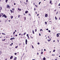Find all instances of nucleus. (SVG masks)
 Masks as SVG:
<instances>
[{
  "label": "nucleus",
  "mask_w": 60,
  "mask_h": 60,
  "mask_svg": "<svg viewBox=\"0 0 60 60\" xmlns=\"http://www.w3.org/2000/svg\"><path fill=\"white\" fill-rule=\"evenodd\" d=\"M56 11V10H54V11Z\"/></svg>",
  "instance_id": "52"
},
{
  "label": "nucleus",
  "mask_w": 60,
  "mask_h": 60,
  "mask_svg": "<svg viewBox=\"0 0 60 60\" xmlns=\"http://www.w3.org/2000/svg\"><path fill=\"white\" fill-rule=\"evenodd\" d=\"M10 11H11V13H12V10H10Z\"/></svg>",
  "instance_id": "15"
},
{
  "label": "nucleus",
  "mask_w": 60,
  "mask_h": 60,
  "mask_svg": "<svg viewBox=\"0 0 60 60\" xmlns=\"http://www.w3.org/2000/svg\"><path fill=\"white\" fill-rule=\"evenodd\" d=\"M7 8H9V9H10V6H9V5L7 4Z\"/></svg>",
  "instance_id": "1"
},
{
  "label": "nucleus",
  "mask_w": 60,
  "mask_h": 60,
  "mask_svg": "<svg viewBox=\"0 0 60 60\" xmlns=\"http://www.w3.org/2000/svg\"><path fill=\"white\" fill-rule=\"evenodd\" d=\"M53 41V42H55V40H54V41Z\"/></svg>",
  "instance_id": "53"
},
{
  "label": "nucleus",
  "mask_w": 60,
  "mask_h": 60,
  "mask_svg": "<svg viewBox=\"0 0 60 60\" xmlns=\"http://www.w3.org/2000/svg\"><path fill=\"white\" fill-rule=\"evenodd\" d=\"M55 60H57V59H56Z\"/></svg>",
  "instance_id": "63"
},
{
  "label": "nucleus",
  "mask_w": 60,
  "mask_h": 60,
  "mask_svg": "<svg viewBox=\"0 0 60 60\" xmlns=\"http://www.w3.org/2000/svg\"><path fill=\"white\" fill-rule=\"evenodd\" d=\"M55 19H56V20H57V18H56V17H55Z\"/></svg>",
  "instance_id": "13"
},
{
  "label": "nucleus",
  "mask_w": 60,
  "mask_h": 60,
  "mask_svg": "<svg viewBox=\"0 0 60 60\" xmlns=\"http://www.w3.org/2000/svg\"><path fill=\"white\" fill-rule=\"evenodd\" d=\"M39 15L38 14L37 15V16H38V15Z\"/></svg>",
  "instance_id": "57"
},
{
  "label": "nucleus",
  "mask_w": 60,
  "mask_h": 60,
  "mask_svg": "<svg viewBox=\"0 0 60 60\" xmlns=\"http://www.w3.org/2000/svg\"><path fill=\"white\" fill-rule=\"evenodd\" d=\"M18 18H19V17H20V15H19L18 16Z\"/></svg>",
  "instance_id": "36"
},
{
  "label": "nucleus",
  "mask_w": 60,
  "mask_h": 60,
  "mask_svg": "<svg viewBox=\"0 0 60 60\" xmlns=\"http://www.w3.org/2000/svg\"><path fill=\"white\" fill-rule=\"evenodd\" d=\"M13 58V56H11L10 58V59H12Z\"/></svg>",
  "instance_id": "7"
},
{
  "label": "nucleus",
  "mask_w": 60,
  "mask_h": 60,
  "mask_svg": "<svg viewBox=\"0 0 60 60\" xmlns=\"http://www.w3.org/2000/svg\"><path fill=\"white\" fill-rule=\"evenodd\" d=\"M26 2H28V0H26Z\"/></svg>",
  "instance_id": "47"
},
{
  "label": "nucleus",
  "mask_w": 60,
  "mask_h": 60,
  "mask_svg": "<svg viewBox=\"0 0 60 60\" xmlns=\"http://www.w3.org/2000/svg\"><path fill=\"white\" fill-rule=\"evenodd\" d=\"M2 34H4V35H5V34H4V33H2Z\"/></svg>",
  "instance_id": "20"
},
{
  "label": "nucleus",
  "mask_w": 60,
  "mask_h": 60,
  "mask_svg": "<svg viewBox=\"0 0 60 60\" xmlns=\"http://www.w3.org/2000/svg\"><path fill=\"white\" fill-rule=\"evenodd\" d=\"M51 38H50V40H49V39H47V40H48V41L49 42L51 41Z\"/></svg>",
  "instance_id": "5"
},
{
  "label": "nucleus",
  "mask_w": 60,
  "mask_h": 60,
  "mask_svg": "<svg viewBox=\"0 0 60 60\" xmlns=\"http://www.w3.org/2000/svg\"><path fill=\"white\" fill-rule=\"evenodd\" d=\"M46 60V58H45V57H44L43 58V60Z\"/></svg>",
  "instance_id": "10"
},
{
  "label": "nucleus",
  "mask_w": 60,
  "mask_h": 60,
  "mask_svg": "<svg viewBox=\"0 0 60 60\" xmlns=\"http://www.w3.org/2000/svg\"><path fill=\"white\" fill-rule=\"evenodd\" d=\"M19 10L20 11H21V9H19Z\"/></svg>",
  "instance_id": "41"
},
{
  "label": "nucleus",
  "mask_w": 60,
  "mask_h": 60,
  "mask_svg": "<svg viewBox=\"0 0 60 60\" xmlns=\"http://www.w3.org/2000/svg\"><path fill=\"white\" fill-rule=\"evenodd\" d=\"M15 55H17V53H15Z\"/></svg>",
  "instance_id": "34"
},
{
  "label": "nucleus",
  "mask_w": 60,
  "mask_h": 60,
  "mask_svg": "<svg viewBox=\"0 0 60 60\" xmlns=\"http://www.w3.org/2000/svg\"><path fill=\"white\" fill-rule=\"evenodd\" d=\"M48 31L49 32V33H50V31L49 30H48Z\"/></svg>",
  "instance_id": "33"
},
{
  "label": "nucleus",
  "mask_w": 60,
  "mask_h": 60,
  "mask_svg": "<svg viewBox=\"0 0 60 60\" xmlns=\"http://www.w3.org/2000/svg\"><path fill=\"white\" fill-rule=\"evenodd\" d=\"M7 60V59H6L5 60Z\"/></svg>",
  "instance_id": "60"
},
{
  "label": "nucleus",
  "mask_w": 60,
  "mask_h": 60,
  "mask_svg": "<svg viewBox=\"0 0 60 60\" xmlns=\"http://www.w3.org/2000/svg\"><path fill=\"white\" fill-rule=\"evenodd\" d=\"M10 40H13L12 39V38H10Z\"/></svg>",
  "instance_id": "17"
},
{
  "label": "nucleus",
  "mask_w": 60,
  "mask_h": 60,
  "mask_svg": "<svg viewBox=\"0 0 60 60\" xmlns=\"http://www.w3.org/2000/svg\"><path fill=\"white\" fill-rule=\"evenodd\" d=\"M10 46H12V44H10Z\"/></svg>",
  "instance_id": "55"
},
{
  "label": "nucleus",
  "mask_w": 60,
  "mask_h": 60,
  "mask_svg": "<svg viewBox=\"0 0 60 60\" xmlns=\"http://www.w3.org/2000/svg\"><path fill=\"white\" fill-rule=\"evenodd\" d=\"M37 54L38 55H39V53H37Z\"/></svg>",
  "instance_id": "61"
},
{
  "label": "nucleus",
  "mask_w": 60,
  "mask_h": 60,
  "mask_svg": "<svg viewBox=\"0 0 60 60\" xmlns=\"http://www.w3.org/2000/svg\"><path fill=\"white\" fill-rule=\"evenodd\" d=\"M8 0H6V3H7V1H8Z\"/></svg>",
  "instance_id": "19"
},
{
  "label": "nucleus",
  "mask_w": 60,
  "mask_h": 60,
  "mask_svg": "<svg viewBox=\"0 0 60 60\" xmlns=\"http://www.w3.org/2000/svg\"><path fill=\"white\" fill-rule=\"evenodd\" d=\"M38 45H39V44H40V43H38Z\"/></svg>",
  "instance_id": "35"
},
{
  "label": "nucleus",
  "mask_w": 60,
  "mask_h": 60,
  "mask_svg": "<svg viewBox=\"0 0 60 60\" xmlns=\"http://www.w3.org/2000/svg\"><path fill=\"white\" fill-rule=\"evenodd\" d=\"M44 51H46V49H44Z\"/></svg>",
  "instance_id": "49"
},
{
  "label": "nucleus",
  "mask_w": 60,
  "mask_h": 60,
  "mask_svg": "<svg viewBox=\"0 0 60 60\" xmlns=\"http://www.w3.org/2000/svg\"><path fill=\"white\" fill-rule=\"evenodd\" d=\"M29 15H30V16H31V15H30V14H29Z\"/></svg>",
  "instance_id": "59"
},
{
  "label": "nucleus",
  "mask_w": 60,
  "mask_h": 60,
  "mask_svg": "<svg viewBox=\"0 0 60 60\" xmlns=\"http://www.w3.org/2000/svg\"><path fill=\"white\" fill-rule=\"evenodd\" d=\"M28 11H26L25 12V13H28Z\"/></svg>",
  "instance_id": "9"
},
{
  "label": "nucleus",
  "mask_w": 60,
  "mask_h": 60,
  "mask_svg": "<svg viewBox=\"0 0 60 60\" xmlns=\"http://www.w3.org/2000/svg\"><path fill=\"white\" fill-rule=\"evenodd\" d=\"M5 39H4V40H2V41H5Z\"/></svg>",
  "instance_id": "23"
},
{
  "label": "nucleus",
  "mask_w": 60,
  "mask_h": 60,
  "mask_svg": "<svg viewBox=\"0 0 60 60\" xmlns=\"http://www.w3.org/2000/svg\"><path fill=\"white\" fill-rule=\"evenodd\" d=\"M39 36H41V34L40 33L39 34Z\"/></svg>",
  "instance_id": "46"
},
{
  "label": "nucleus",
  "mask_w": 60,
  "mask_h": 60,
  "mask_svg": "<svg viewBox=\"0 0 60 60\" xmlns=\"http://www.w3.org/2000/svg\"><path fill=\"white\" fill-rule=\"evenodd\" d=\"M34 11H35V10H36V9L35 8H34Z\"/></svg>",
  "instance_id": "32"
},
{
  "label": "nucleus",
  "mask_w": 60,
  "mask_h": 60,
  "mask_svg": "<svg viewBox=\"0 0 60 60\" xmlns=\"http://www.w3.org/2000/svg\"><path fill=\"white\" fill-rule=\"evenodd\" d=\"M17 34L15 35V36H17Z\"/></svg>",
  "instance_id": "48"
},
{
  "label": "nucleus",
  "mask_w": 60,
  "mask_h": 60,
  "mask_svg": "<svg viewBox=\"0 0 60 60\" xmlns=\"http://www.w3.org/2000/svg\"><path fill=\"white\" fill-rule=\"evenodd\" d=\"M42 31V29H41L40 30V31Z\"/></svg>",
  "instance_id": "38"
},
{
  "label": "nucleus",
  "mask_w": 60,
  "mask_h": 60,
  "mask_svg": "<svg viewBox=\"0 0 60 60\" xmlns=\"http://www.w3.org/2000/svg\"><path fill=\"white\" fill-rule=\"evenodd\" d=\"M45 17H46L47 18V16H48V14H46L45 15Z\"/></svg>",
  "instance_id": "6"
},
{
  "label": "nucleus",
  "mask_w": 60,
  "mask_h": 60,
  "mask_svg": "<svg viewBox=\"0 0 60 60\" xmlns=\"http://www.w3.org/2000/svg\"><path fill=\"white\" fill-rule=\"evenodd\" d=\"M35 13H36V14H37V12H36V11L35 12Z\"/></svg>",
  "instance_id": "62"
},
{
  "label": "nucleus",
  "mask_w": 60,
  "mask_h": 60,
  "mask_svg": "<svg viewBox=\"0 0 60 60\" xmlns=\"http://www.w3.org/2000/svg\"><path fill=\"white\" fill-rule=\"evenodd\" d=\"M58 6H60V3L58 4Z\"/></svg>",
  "instance_id": "44"
},
{
  "label": "nucleus",
  "mask_w": 60,
  "mask_h": 60,
  "mask_svg": "<svg viewBox=\"0 0 60 60\" xmlns=\"http://www.w3.org/2000/svg\"><path fill=\"white\" fill-rule=\"evenodd\" d=\"M16 59H17L16 57H15L14 58V60H16Z\"/></svg>",
  "instance_id": "11"
},
{
  "label": "nucleus",
  "mask_w": 60,
  "mask_h": 60,
  "mask_svg": "<svg viewBox=\"0 0 60 60\" xmlns=\"http://www.w3.org/2000/svg\"><path fill=\"white\" fill-rule=\"evenodd\" d=\"M34 4H35V3H34Z\"/></svg>",
  "instance_id": "58"
},
{
  "label": "nucleus",
  "mask_w": 60,
  "mask_h": 60,
  "mask_svg": "<svg viewBox=\"0 0 60 60\" xmlns=\"http://www.w3.org/2000/svg\"><path fill=\"white\" fill-rule=\"evenodd\" d=\"M0 7V8H1V10H2V7Z\"/></svg>",
  "instance_id": "42"
},
{
  "label": "nucleus",
  "mask_w": 60,
  "mask_h": 60,
  "mask_svg": "<svg viewBox=\"0 0 60 60\" xmlns=\"http://www.w3.org/2000/svg\"><path fill=\"white\" fill-rule=\"evenodd\" d=\"M49 36H48V38H49Z\"/></svg>",
  "instance_id": "64"
},
{
  "label": "nucleus",
  "mask_w": 60,
  "mask_h": 60,
  "mask_svg": "<svg viewBox=\"0 0 60 60\" xmlns=\"http://www.w3.org/2000/svg\"><path fill=\"white\" fill-rule=\"evenodd\" d=\"M26 32L24 34H23V35H25L26 34Z\"/></svg>",
  "instance_id": "18"
},
{
  "label": "nucleus",
  "mask_w": 60,
  "mask_h": 60,
  "mask_svg": "<svg viewBox=\"0 0 60 60\" xmlns=\"http://www.w3.org/2000/svg\"><path fill=\"white\" fill-rule=\"evenodd\" d=\"M25 42H26V45L27 44V40L26 39Z\"/></svg>",
  "instance_id": "4"
},
{
  "label": "nucleus",
  "mask_w": 60,
  "mask_h": 60,
  "mask_svg": "<svg viewBox=\"0 0 60 60\" xmlns=\"http://www.w3.org/2000/svg\"><path fill=\"white\" fill-rule=\"evenodd\" d=\"M35 6H36V7H38V6H37V5H36L35 4Z\"/></svg>",
  "instance_id": "30"
},
{
  "label": "nucleus",
  "mask_w": 60,
  "mask_h": 60,
  "mask_svg": "<svg viewBox=\"0 0 60 60\" xmlns=\"http://www.w3.org/2000/svg\"><path fill=\"white\" fill-rule=\"evenodd\" d=\"M52 56H55V54H53L52 55Z\"/></svg>",
  "instance_id": "31"
},
{
  "label": "nucleus",
  "mask_w": 60,
  "mask_h": 60,
  "mask_svg": "<svg viewBox=\"0 0 60 60\" xmlns=\"http://www.w3.org/2000/svg\"><path fill=\"white\" fill-rule=\"evenodd\" d=\"M32 48L33 49H34V46H33L32 45Z\"/></svg>",
  "instance_id": "27"
},
{
  "label": "nucleus",
  "mask_w": 60,
  "mask_h": 60,
  "mask_svg": "<svg viewBox=\"0 0 60 60\" xmlns=\"http://www.w3.org/2000/svg\"><path fill=\"white\" fill-rule=\"evenodd\" d=\"M41 2H40L39 3V4H41Z\"/></svg>",
  "instance_id": "37"
},
{
  "label": "nucleus",
  "mask_w": 60,
  "mask_h": 60,
  "mask_svg": "<svg viewBox=\"0 0 60 60\" xmlns=\"http://www.w3.org/2000/svg\"><path fill=\"white\" fill-rule=\"evenodd\" d=\"M24 18V19L25 21L26 20V17H25Z\"/></svg>",
  "instance_id": "14"
},
{
  "label": "nucleus",
  "mask_w": 60,
  "mask_h": 60,
  "mask_svg": "<svg viewBox=\"0 0 60 60\" xmlns=\"http://www.w3.org/2000/svg\"><path fill=\"white\" fill-rule=\"evenodd\" d=\"M18 48V46H16L15 47V48Z\"/></svg>",
  "instance_id": "50"
},
{
  "label": "nucleus",
  "mask_w": 60,
  "mask_h": 60,
  "mask_svg": "<svg viewBox=\"0 0 60 60\" xmlns=\"http://www.w3.org/2000/svg\"><path fill=\"white\" fill-rule=\"evenodd\" d=\"M56 36H57V37H59V35H58V34H57Z\"/></svg>",
  "instance_id": "8"
},
{
  "label": "nucleus",
  "mask_w": 60,
  "mask_h": 60,
  "mask_svg": "<svg viewBox=\"0 0 60 60\" xmlns=\"http://www.w3.org/2000/svg\"><path fill=\"white\" fill-rule=\"evenodd\" d=\"M41 54H43V52H41Z\"/></svg>",
  "instance_id": "25"
},
{
  "label": "nucleus",
  "mask_w": 60,
  "mask_h": 60,
  "mask_svg": "<svg viewBox=\"0 0 60 60\" xmlns=\"http://www.w3.org/2000/svg\"><path fill=\"white\" fill-rule=\"evenodd\" d=\"M26 35H27V37H28V36H28V34H27Z\"/></svg>",
  "instance_id": "26"
},
{
  "label": "nucleus",
  "mask_w": 60,
  "mask_h": 60,
  "mask_svg": "<svg viewBox=\"0 0 60 60\" xmlns=\"http://www.w3.org/2000/svg\"><path fill=\"white\" fill-rule=\"evenodd\" d=\"M55 51H56V50H53V52H55Z\"/></svg>",
  "instance_id": "21"
},
{
  "label": "nucleus",
  "mask_w": 60,
  "mask_h": 60,
  "mask_svg": "<svg viewBox=\"0 0 60 60\" xmlns=\"http://www.w3.org/2000/svg\"><path fill=\"white\" fill-rule=\"evenodd\" d=\"M4 17L5 18H7V16L5 15H4L2 16V17Z\"/></svg>",
  "instance_id": "2"
},
{
  "label": "nucleus",
  "mask_w": 60,
  "mask_h": 60,
  "mask_svg": "<svg viewBox=\"0 0 60 60\" xmlns=\"http://www.w3.org/2000/svg\"><path fill=\"white\" fill-rule=\"evenodd\" d=\"M15 32L14 31V32L13 33V34H15Z\"/></svg>",
  "instance_id": "40"
},
{
  "label": "nucleus",
  "mask_w": 60,
  "mask_h": 60,
  "mask_svg": "<svg viewBox=\"0 0 60 60\" xmlns=\"http://www.w3.org/2000/svg\"><path fill=\"white\" fill-rule=\"evenodd\" d=\"M12 39H13V40H14V39H15L14 38V37L13 38H12Z\"/></svg>",
  "instance_id": "43"
},
{
  "label": "nucleus",
  "mask_w": 60,
  "mask_h": 60,
  "mask_svg": "<svg viewBox=\"0 0 60 60\" xmlns=\"http://www.w3.org/2000/svg\"><path fill=\"white\" fill-rule=\"evenodd\" d=\"M23 34H21V36H23Z\"/></svg>",
  "instance_id": "45"
},
{
  "label": "nucleus",
  "mask_w": 60,
  "mask_h": 60,
  "mask_svg": "<svg viewBox=\"0 0 60 60\" xmlns=\"http://www.w3.org/2000/svg\"><path fill=\"white\" fill-rule=\"evenodd\" d=\"M3 14H4V13H0V17H1V16H3Z\"/></svg>",
  "instance_id": "3"
},
{
  "label": "nucleus",
  "mask_w": 60,
  "mask_h": 60,
  "mask_svg": "<svg viewBox=\"0 0 60 60\" xmlns=\"http://www.w3.org/2000/svg\"><path fill=\"white\" fill-rule=\"evenodd\" d=\"M28 37V39H29V36H28V37Z\"/></svg>",
  "instance_id": "29"
},
{
  "label": "nucleus",
  "mask_w": 60,
  "mask_h": 60,
  "mask_svg": "<svg viewBox=\"0 0 60 60\" xmlns=\"http://www.w3.org/2000/svg\"><path fill=\"white\" fill-rule=\"evenodd\" d=\"M33 34H34V31H33Z\"/></svg>",
  "instance_id": "39"
},
{
  "label": "nucleus",
  "mask_w": 60,
  "mask_h": 60,
  "mask_svg": "<svg viewBox=\"0 0 60 60\" xmlns=\"http://www.w3.org/2000/svg\"><path fill=\"white\" fill-rule=\"evenodd\" d=\"M36 31H37V29H35V32H36Z\"/></svg>",
  "instance_id": "28"
},
{
  "label": "nucleus",
  "mask_w": 60,
  "mask_h": 60,
  "mask_svg": "<svg viewBox=\"0 0 60 60\" xmlns=\"http://www.w3.org/2000/svg\"><path fill=\"white\" fill-rule=\"evenodd\" d=\"M46 30H49V29H47Z\"/></svg>",
  "instance_id": "54"
},
{
  "label": "nucleus",
  "mask_w": 60,
  "mask_h": 60,
  "mask_svg": "<svg viewBox=\"0 0 60 60\" xmlns=\"http://www.w3.org/2000/svg\"><path fill=\"white\" fill-rule=\"evenodd\" d=\"M21 35V34L20 33L19 34V35Z\"/></svg>",
  "instance_id": "51"
},
{
  "label": "nucleus",
  "mask_w": 60,
  "mask_h": 60,
  "mask_svg": "<svg viewBox=\"0 0 60 60\" xmlns=\"http://www.w3.org/2000/svg\"><path fill=\"white\" fill-rule=\"evenodd\" d=\"M45 24H46V25L47 24V22H45Z\"/></svg>",
  "instance_id": "16"
},
{
  "label": "nucleus",
  "mask_w": 60,
  "mask_h": 60,
  "mask_svg": "<svg viewBox=\"0 0 60 60\" xmlns=\"http://www.w3.org/2000/svg\"><path fill=\"white\" fill-rule=\"evenodd\" d=\"M11 44H12V45H13V43H11Z\"/></svg>",
  "instance_id": "56"
},
{
  "label": "nucleus",
  "mask_w": 60,
  "mask_h": 60,
  "mask_svg": "<svg viewBox=\"0 0 60 60\" xmlns=\"http://www.w3.org/2000/svg\"><path fill=\"white\" fill-rule=\"evenodd\" d=\"M13 16H11V19H12L13 18Z\"/></svg>",
  "instance_id": "24"
},
{
  "label": "nucleus",
  "mask_w": 60,
  "mask_h": 60,
  "mask_svg": "<svg viewBox=\"0 0 60 60\" xmlns=\"http://www.w3.org/2000/svg\"><path fill=\"white\" fill-rule=\"evenodd\" d=\"M12 11H14V8H13L12 9Z\"/></svg>",
  "instance_id": "22"
},
{
  "label": "nucleus",
  "mask_w": 60,
  "mask_h": 60,
  "mask_svg": "<svg viewBox=\"0 0 60 60\" xmlns=\"http://www.w3.org/2000/svg\"><path fill=\"white\" fill-rule=\"evenodd\" d=\"M52 3V1L51 0H50L49 3L50 4H51Z\"/></svg>",
  "instance_id": "12"
}]
</instances>
